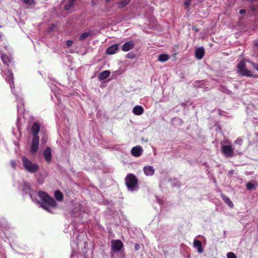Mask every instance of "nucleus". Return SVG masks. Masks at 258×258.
<instances>
[{"label": "nucleus", "instance_id": "f257e3e1", "mask_svg": "<svg viewBox=\"0 0 258 258\" xmlns=\"http://www.w3.org/2000/svg\"><path fill=\"white\" fill-rule=\"evenodd\" d=\"M38 196L42 201L41 206L45 210L49 211L48 207H56L57 203L55 200L45 192L42 191H39Z\"/></svg>", "mask_w": 258, "mask_h": 258}, {"label": "nucleus", "instance_id": "f03ea898", "mask_svg": "<svg viewBox=\"0 0 258 258\" xmlns=\"http://www.w3.org/2000/svg\"><path fill=\"white\" fill-rule=\"evenodd\" d=\"M125 183L127 188L133 191L138 183V179L134 174L129 173L125 177Z\"/></svg>", "mask_w": 258, "mask_h": 258}, {"label": "nucleus", "instance_id": "7ed1b4c3", "mask_svg": "<svg viewBox=\"0 0 258 258\" xmlns=\"http://www.w3.org/2000/svg\"><path fill=\"white\" fill-rule=\"evenodd\" d=\"M22 161L24 168L30 173H34L39 169V166L37 164L32 163L26 157L23 158Z\"/></svg>", "mask_w": 258, "mask_h": 258}, {"label": "nucleus", "instance_id": "20e7f679", "mask_svg": "<svg viewBox=\"0 0 258 258\" xmlns=\"http://www.w3.org/2000/svg\"><path fill=\"white\" fill-rule=\"evenodd\" d=\"M238 69L240 73V74L243 76H251L252 74L251 72L248 70L245 67V62L244 61H241L238 64L237 66Z\"/></svg>", "mask_w": 258, "mask_h": 258}, {"label": "nucleus", "instance_id": "39448f33", "mask_svg": "<svg viewBox=\"0 0 258 258\" xmlns=\"http://www.w3.org/2000/svg\"><path fill=\"white\" fill-rule=\"evenodd\" d=\"M111 244V249L113 252L120 250L123 246V244L120 240H112Z\"/></svg>", "mask_w": 258, "mask_h": 258}, {"label": "nucleus", "instance_id": "423d86ee", "mask_svg": "<svg viewBox=\"0 0 258 258\" xmlns=\"http://www.w3.org/2000/svg\"><path fill=\"white\" fill-rule=\"evenodd\" d=\"M39 144V137L35 136L33 137L31 146V152L33 154H35L38 149V146Z\"/></svg>", "mask_w": 258, "mask_h": 258}, {"label": "nucleus", "instance_id": "0eeeda50", "mask_svg": "<svg viewBox=\"0 0 258 258\" xmlns=\"http://www.w3.org/2000/svg\"><path fill=\"white\" fill-rule=\"evenodd\" d=\"M222 152L227 157H232L234 154L231 146L228 145L222 146Z\"/></svg>", "mask_w": 258, "mask_h": 258}, {"label": "nucleus", "instance_id": "6e6552de", "mask_svg": "<svg viewBox=\"0 0 258 258\" xmlns=\"http://www.w3.org/2000/svg\"><path fill=\"white\" fill-rule=\"evenodd\" d=\"M40 128V124L38 121L33 122L31 127V132L33 137L38 136Z\"/></svg>", "mask_w": 258, "mask_h": 258}, {"label": "nucleus", "instance_id": "1a4fd4ad", "mask_svg": "<svg viewBox=\"0 0 258 258\" xmlns=\"http://www.w3.org/2000/svg\"><path fill=\"white\" fill-rule=\"evenodd\" d=\"M43 156L45 161L49 163L52 160V153L51 148L47 147L44 151Z\"/></svg>", "mask_w": 258, "mask_h": 258}, {"label": "nucleus", "instance_id": "9d476101", "mask_svg": "<svg viewBox=\"0 0 258 258\" xmlns=\"http://www.w3.org/2000/svg\"><path fill=\"white\" fill-rule=\"evenodd\" d=\"M143 150L141 146H136L133 147L131 150V154L134 157H139L143 153Z\"/></svg>", "mask_w": 258, "mask_h": 258}, {"label": "nucleus", "instance_id": "9b49d317", "mask_svg": "<svg viewBox=\"0 0 258 258\" xmlns=\"http://www.w3.org/2000/svg\"><path fill=\"white\" fill-rule=\"evenodd\" d=\"M135 46V43L131 40L125 43L122 46L121 49L123 51H128L132 49Z\"/></svg>", "mask_w": 258, "mask_h": 258}, {"label": "nucleus", "instance_id": "f8f14e48", "mask_svg": "<svg viewBox=\"0 0 258 258\" xmlns=\"http://www.w3.org/2000/svg\"><path fill=\"white\" fill-rule=\"evenodd\" d=\"M205 50L203 47H199L195 51L196 57L198 59H201L205 55Z\"/></svg>", "mask_w": 258, "mask_h": 258}, {"label": "nucleus", "instance_id": "ddd939ff", "mask_svg": "<svg viewBox=\"0 0 258 258\" xmlns=\"http://www.w3.org/2000/svg\"><path fill=\"white\" fill-rule=\"evenodd\" d=\"M119 47L118 44H113L109 47L106 50V53L108 54H113L116 52Z\"/></svg>", "mask_w": 258, "mask_h": 258}, {"label": "nucleus", "instance_id": "4468645a", "mask_svg": "<svg viewBox=\"0 0 258 258\" xmlns=\"http://www.w3.org/2000/svg\"><path fill=\"white\" fill-rule=\"evenodd\" d=\"M194 246L197 248L199 253H201L203 252L202 244L201 241L199 240H195L193 242Z\"/></svg>", "mask_w": 258, "mask_h": 258}, {"label": "nucleus", "instance_id": "2eb2a0df", "mask_svg": "<svg viewBox=\"0 0 258 258\" xmlns=\"http://www.w3.org/2000/svg\"><path fill=\"white\" fill-rule=\"evenodd\" d=\"M144 109L143 107L140 105L135 106L133 109V113L137 115H140L143 113Z\"/></svg>", "mask_w": 258, "mask_h": 258}, {"label": "nucleus", "instance_id": "dca6fc26", "mask_svg": "<svg viewBox=\"0 0 258 258\" xmlns=\"http://www.w3.org/2000/svg\"><path fill=\"white\" fill-rule=\"evenodd\" d=\"M144 172L147 176L153 175L155 170L153 167L151 166H145L144 167Z\"/></svg>", "mask_w": 258, "mask_h": 258}, {"label": "nucleus", "instance_id": "f3484780", "mask_svg": "<svg viewBox=\"0 0 258 258\" xmlns=\"http://www.w3.org/2000/svg\"><path fill=\"white\" fill-rule=\"evenodd\" d=\"M110 74V72L109 71H104L100 73L98 76V79L99 80L102 81L106 79Z\"/></svg>", "mask_w": 258, "mask_h": 258}, {"label": "nucleus", "instance_id": "a211bd4d", "mask_svg": "<svg viewBox=\"0 0 258 258\" xmlns=\"http://www.w3.org/2000/svg\"><path fill=\"white\" fill-rule=\"evenodd\" d=\"M221 197H222L223 201L226 204H227L229 207H230V208L233 207L234 205H233L232 202L229 199V198H228L227 196H226L224 195H222Z\"/></svg>", "mask_w": 258, "mask_h": 258}, {"label": "nucleus", "instance_id": "6ab92c4d", "mask_svg": "<svg viewBox=\"0 0 258 258\" xmlns=\"http://www.w3.org/2000/svg\"><path fill=\"white\" fill-rule=\"evenodd\" d=\"M54 197L56 200L60 202L63 200V196L60 191L57 190L54 192Z\"/></svg>", "mask_w": 258, "mask_h": 258}, {"label": "nucleus", "instance_id": "aec40b11", "mask_svg": "<svg viewBox=\"0 0 258 258\" xmlns=\"http://www.w3.org/2000/svg\"><path fill=\"white\" fill-rule=\"evenodd\" d=\"M1 57L3 63L8 66L9 63L11 62L10 57L8 55L4 54H1Z\"/></svg>", "mask_w": 258, "mask_h": 258}, {"label": "nucleus", "instance_id": "412c9836", "mask_svg": "<svg viewBox=\"0 0 258 258\" xmlns=\"http://www.w3.org/2000/svg\"><path fill=\"white\" fill-rule=\"evenodd\" d=\"M169 59V56L166 54H162L159 55L158 60L161 62H165Z\"/></svg>", "mask_w": 258, "mask_h": 258}, {"label": "nucleus", "instance_id": "4be33fe9", "mask_svg": "<svg viewBox=\"0 0 258 258\" xmlns=\"http://www.w3.org/2000/svg\"><path fill=\"white\" fill-rule=\"evenodd\" d=\"M75 0H69L68 2L64 5V8L66 10H70L75 3Z\"/></svg>", "mask_w": 258, "mask_h": 258}, {"label": "nucleus", "instance_id": "5701e85b", "mask_svg": "<svg viewBox=\"0 0 258 258\" xmlns=\"http://www.w3.org/2000/svg\"><path fill=\"white\" fill-rule=\"evenodd\" d=\"M91 35H92V33H91V31L85 32V33L82 34V35L80 36V37L79 38V40L83 41L85 38L88 37L89 36H91Z\"/></svg>", "mask_w": 258, "mask_h": 258}, {"label": "nucleus", "instance_id": "b1692460", "mask_svg": "<svg viewBox=\"0 0 258 258\" xmlns=\"http://www.w3.org/2000/svg\"><path fill=\"white\" fill-rule=\"evenodd\" d=\"M130 1L131 0H121L118 3V6L120 8H123L128 5Z\"/></svg>", "mask_w": 258, "mask_h": 258}, {"label": "nucleus", "instance_id": "393cba45", "mask_svg": "<svg viewBox=\"0 0 258 258\" xmlns=\"http://www.w3.org/2000/svg\"><path fill=\"white\" fill-rule=\"evenodd\" d=\"M23 191L27 193L28 191L31 190V187L29 184L24 183L23 186Z\"/></svg>", "mask_w": 258, "mask_h": 258}, {"label": "nucleus", "instance_id": "a878e982", "mask_svg": "<svg viewBox=\"0 0 258 258\" xmlns=\"http://www.w3.org/2000/svg\"><path fill=\"white\" fill-rule=\"evenodd\" d=\"M6 80L10 84V85H11V84L13 83V75L12 73H10L6 78Z\"/></svg>", "mask_w": 258, "mask_h": 258}, {"label": "nucleus", "instance_id": "bb28decb", "mask_svg": "<svg viewBox=\"0 0 258 258\" xmlns=\"http://www.w3.org/2000/svg\"><path fill=\"white\" fill-rule=\"evenodd\" d=\"M23 2L27 5L31 6L35 3L34 0H23Z\"/></svg>", "mask_w": 258, "mask_h": 258}, {"label": "nucleus", "instance_id": "cd10ccee", "mask_svg": "<svg viewBox=\"0 0 258 258\" xmlns=\"http://www.w3.org/2000/svg\"><path fill=\"white\" fill-rule=\"evenodd\" d=\"M246 187L247 189L250 190L253 188L254 185L252 183L249 182L246 184Z\"/></svg>", "mask_w": 258, "mask_h": 258}, {"label": "nucleus", "instance_id": "c85d7f7f", "mask_svg": "<svg viewBox=\"0 0 258 258\" xmlns=\"http://www.w3.org/2000/svg\"><path fill=\"white\" fill-rule=\"evenodd\" d=\"M227 258H236L235 254L231 252H228L227 254Z\"/></svg>", "mask_w": 258, "mask_h": 258}, {"label": "nucleus", "instance_id": "c756f323", "mask_svg": "<svg viewBox=\"0 0 258 258\" xmlns=\"http://www.w3.org/2000/svg\"><path fill=\"white\" fill-rule=\"evenodd\" d=\"M126 56L130 59H133L135 57V54L133 52H130L127 54Z\"/></svg>", "mask_w": 258, "mask_h": 258}, {"label": "nucleus", "instance_id": "7c9ffc66", "mask_svg": "<svg viewBox=\"0 0 258 258\" xmlns=\"http://www.w3.org/2000/svg\"><path fill=\"white\" fill-rule=\"evenodd\" d=\"M221 90H222V91H223L224 93H227V94H230L231 93L230 91H229V90L225 88L224 87H221Z\"/></svg>", "mask_w": 258, "mask_h": 258}, {"label": "nucleus", "instance_id": "2f4dec72", "mask_svg": "<svg viewBox=\"0 0 258 258\" xmlns=\"http://www.w3.org/2000/svg\"><path fill=\"white\" fill-rule=\"evenodd\" d=\"M74 42L72 40H68L66 42V45L68 46H71L73 44Z\"/></svg>", "mask_w": 258, "mask_h": 258}, {"label": "nucleus", "instance_id": "473e14b6", "mask_svg": "<svg viewBox=\"0 0 258 258\" xmlns=\"http://www.w3.org/2000/svg\"><path fill=\"white\" fill-rule=\"evenodd\" d=\"M190 3H191V0H186L185 2H184V5L186 7H188L190 6Z\"/></svg>", "mask_w": 258, "mask_h": 258}, {"label": "nucleus", "instance_id": "72a5a7b5", "mask_svg": "<svg viewBox=\"0 0 258 258\" xmlns=\"http://www.w3.org/2000/svg\"><path fill=\"white\" fill-rule=\"evenodd\" d=\"M246 13V10L244 9H241L239 11V13L241 15L244 14Z\"/></svg>", "mask_w": 258, "mask_h": 258}, {"label": "nucleus", "instance_id": "f704fd0d", "mask_svg": "<svg viewBox=\"0 0 258 258\" xmlns=\"http://www.w3.org/2000/svg\"><path fill=\"white\" fill-rule=\"evenodd\" d=\"M11 165L12 166L15 168V167H16V163L14 161H12L11 162Z\"/></svg>", "mask_w": 258, "mask_h": 258}, {"label": "nucleus", "instance_id": "c9c22d12", "mask_svg": "<svg viewBox=\"0 0 258 258\" xmlns=\"http://www.w3.org/2000/svg\"><path fill=\"white\" fill-rule=\"evenodd\" d=\"M140 247V244H136L135 246V248L136 250H138Z\"/></svg>", "mask_w": 258, "mask_h": 258}, {"label": "nucleus", "instance_id": "e433bc0d", "mask_svg": "<svg viewBox=\"0 0 258 258\" xmlns=\"http://www.w3.org/2000/svg\"><path fill=\"white\" fill-rule=\"evenodd\" d=\"M250 9L252 11H254L256 10V8L254 6H250Z\"/></svg>", "mask_w": 258, "mask_h": 258}, {"label": "nucleus", "instance_id": "4c0bfd02", "mask_svg": "<svg viewBox=\"0 0 258 258\" xmlns=\"http://www.w3.org/2000/svg\"><path fill=\"white\" fill-rule=\"evenodd\" d=\"M236 141L238 142H239V141H241V140H239V141H238V139H237V140H236Z\"/></svg>", "mask_w": 258, "mask_h": 258}, {"label": "nucleus", "instance_id": "58836bf2", "mask_svg": "<svg viewBox=\"0 0 258 258\" xmlns=\"http://www.w3.org/2000/svg\"><path fill=\"white\" fill-rule=\"evenodd\" d=\"M236 141L238 142H239V141H241V140H239V141H238V139H237V140H236Z\"/></svg>", "mask_w": 258, "mask_h": 258}, {"label": "nucleus", "instance_id": "ea45409f", "mask_svg": "<svg viewBox=\"0 0 258 258\" xmlns=\"http://www.w3.org/2000/svg\"><path fill=\"white\" fill-rule=\"evenodd\" d=\"M236 141L238 142H239V141H241V140H239V141H238V139H237V140H236Z\"/></svg>", "mask_w": 258, "mask_h": 258}, {"label": "nucleus", "instance_id": "a19ab883", "mask_svg": "<svg viewBox=\"0 0 258 258\" xmlns=\"http://www.w3.org/2000/svg\"><path fill=\"white\" fill-rule=\"evenodd\" d=\"M256 70H257V71H258V66H257V68H256Z\"/></svg>", "mask_w": 258, "mask_h": 258}]
</instances>
